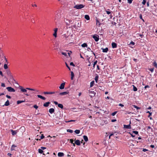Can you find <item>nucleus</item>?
I'll return each mask as SVG.
<instances>
[{"label": "nucleus", "instance_id": "nucleus-1", "mask_svg": "<svg viewBox=\"0 0 157 157\" xmlns=\"http://www.w3.org/2000/svg\"><path fill=\"white\" fill-rule=\"evenodd\" d=\"M19 88L21 92L24 93V95H26L27 96H29L30 97L32 96L30 94V93H29V92H27V90L26 89L24 88L22 86H20Z\"/></svg>", "mask_w": 157, "mask_h": 157}, {"label": "nucleus", "instance_id": "nucleus-39", "mask_svg": "<svg viewBox=\"0 0 157 157\" xmlns=\"http://www.w3.org/2000/svg\"><path fill=\"white\" fill-rule=\"evenodd\" d=\"M133 106L134 107V108H136L137 110L140 109H141L140 107H138L135 105H133Z\"/></svg>", "mask_w": 157, "mask_h": 157}, {"label": "nucleus", "instance_id": "nucleus-52", "mask_svg": "<svg viewBox=\"0 0 157 157\" xmlns=\"http://www.w3.org/2000/svg\"><path fill=\"white\" fill-rule=\"evenodd\" d=\"M75 121H76L75 120H71L68 121H65V122L66 123H67V122H75Z\"/></svg>", "mask_w": 157, "mask_h": 157}, {"label": "nucleus", "instance_id": "nucleus-12", "mask_svg": "<svg viewBox=\"0 0 157 157\" xmlns=\"http://www.w3.org/2000/svg\"><path fill=\"white\" fill-rule=\"evenodd\" d=\"M50 104V102L49 101L46 102L44 104L43 106L44 107H47L49 106Z\"/></svg>", "mask_w": 157, "mask_h": 157}, {"label": "nucleus", "instance_id": "nucleus-31", "mask_svg": "<svg viewBox=\"0 0 157 157\" xmlns=\"http://www.w3.org/2000/svg\"><path fill=\"white\" fill-rule=\"evenodd\" d=\"M81 46L82 47L85 48L86 47H87V45L86 43H84L82 44L81 45Z\"/></svg>", "mask_w": 157, "mask_h": 157}, {"label": "nucleus", "instance_id": "nucleus-55", "mask_svg": "<svg viewBox=\"0 0 157 157\" xmlns=\"http://www.w3.org/2000/svg\"><path fill=\"white\" fill-rule=\"evenodd\" d=\"M70 65L71 66H73L74 67H75V64L72 62H71L70 63Z\"/></svg>", "mask_w": 157, "mask_h": 157}, {"label": "nucleus", "instance_id": "nucleus-11", "mask_svg": "<svg viewBox=\"0 0 157 157\" xmlns=\"http://www.w3.org/2000/svg\"><path fill=\"white\" fill-rule=\"evenodd\" d=\"M111 45L112 48H117V44L114 42L112 43Z\"/></svg>", "mask_w": 157, "mask_h": 157}, {"label": "nucleus", "instance_id": "nucleus-60", "mask_svg": "<svg viewBox=\"0 0 157 157\" xmlns=\"http://www.w3.org/2000/svg\"><path fill=\"white\" fill-rule=\"evenodd\" d=\"M53 35L55 37H57V33H54L53 34Z\"/></svg>", "mask_w": 157, "mask_h": 157}, {"label": "nucleus", "instance_id": "nucleus-14", "mask_svg": "<svg viewBox=\"0 0 157 157\" xmlns=\"http://www.w3.org/2000/svg\"><path fill=\"white\" fill-rule=\"evenodd\" d=\"M10 105V102L9 101L7 100V101L5 102L4 105H1L2 106H8Z\"/></svg>", "mask_w": 157, "mask_h": 157}, {"label": "nucleus", "instance_id": "nucleus-43", "mask_svg": "<svg viewBox=\"0 0 157 157\" xmlns=\"http://www.w3.org/2000/svg\"><path fill=\"white\" fill-rule=\"evenodd\" d=\"M67 132H70L71 133H72L73 132V131L71 129H68L67 130Z\"/></svg>", "mask_w": 157, "mask_h": 157}, {"label": "nucleus", "instance_id": "nucleus-24", "mask_svg": "<svg viewBox=\"0 0 157 157\" xmlns=\"http://www.w3.org/2000/svg\"><path fill=\"white\" fill-rule=\"evenodd\" d=\"M25 101V100H18L17 101V104H19L21 103L24 102Z\"/></svg>", "mask_w": 157, "mask_h": 157}, {"label": "nucleus", "instance_id": "nucleus-30", "mask_svg": "<svg viewBox=\"0 0 157 157\" xmlns=\"http://www.w3.org/2000/svg\"><path fill=\"white\" fill-rule=\"evenodd\" d=\"M98 78H99L98 75H97V76H95V78H94L95 82L97 83L98 82Z\"/></svg>", "mask_w": 157, "mask_h": 157}, {"label": "nucleus", "instance_id": "nucleus-20", "mask_svg": "<svg viewBox=\"0 0 157 157\" xmlns=\"http://www.w3.org/2000/svg\"><path fill=\"white\" fill-rule=\"evenodd\" d=\"M83 138L86 142H87L88 140V139L87 136L86 135H84L83 136Z\"/></svg>", "mask_w": 157, "mask_h": 157}, {"label": "nucleus", "instance_id": "nucleus-4", "mask_svg": "<svg viewBox=\"0 0 157 157\" xmlns=\"http://www.w3.org/2000/svg\"><path fill=\"white\" fill-rule=\"evenodd\" d=\"M93 38L94 40L95 41L98 42L99 40V36L98 35L95 34L92 35Z\"/></svg>", "mask_w": 157, "mask_h": 157}, {"label": "nucleus", "instance_id": "nucleus-7", "mask_svg": "<svg viewBox=\"0 0 157 157\" xmlns=\"http://www.w3.org/2000/svg\"><path fill=\"white\" fill-rule=\"evenodd\" d=\"M129 124L128 125H124V128L126 129H131V121L130 120L129 121Z\"/></svg>", "mask_w": 157, "mask_h": 157}, {"label": "nucleus", "instance_id": "nucleus-38", "mask_svg": "<svg viewBox=\"0 0 157 157\" xmlns=\"http://www.w3.org/2000/svg\"><path fill=\"white\" fill-rule=\"evenodd\" d=\"M96 24L97 25V24H98V25L100 26V25H101V23H100V22L99 21H98V19H96Z\"/></svg>", "mask_w": 157, "mask_h": 157}, {"label": "nucleus", "instance_id": "nucleus-58", "mask_svg": "<svg viewBox=\"0 0 157 157\" xmlns=\"http://www.w3.org/2000/svg\"><path fill=\"white\" fill-rule=\"evenodd\" d=\"M1 86L2 87H5V84L4 83H1Z\"/></svg>", "mask_w": 157, "mask_h": 157}, {"label": "nucleus", "instance_id": "nucleus-22", "mask_svg": "<svg viewBox=\"0 0 157 157\" xmlns=\"http://www.w3.org/2000/svg\"><path fill=\"white\" fill-rule=\"evenodd\" d=\"M11 132L13 136H14L17 133V132L16 131H14L12 129L11 130Z\"/></svg>", "mask_w": 157, "mask_h": 157}, {"label": "nucleus", "instance_id": "nucleus-29", "mask_svg": "<svg viewBox=\"0 0 157 157\" xmlns=\"http://www.w3.org/2000/svg\"><path fill=\"white\" fill-rule=\"evenodd\" d=\"M58 106L61 109H63V105L59 103L58 105Z\"/></svg>", "mask_w": 157, "mask_h": 157}, {"label": "nucleus", "instance_id": "nucleus-63", "mask_svg": "<svg viewBox=\"0 0 157 157\" xmlns=\"http://www.w3.org/2000/svg\"><path fill=\"white\" fill-rule=\"evenodd\" d=\"M128 133H129V134H130L131 135V136L132 137H135V135H133V134L132 133H131L130 132H128Z\"/></svg>", "mask_w": 157, "mask_h": 157}, {"label": "nucleus", "instance_id": "nucleus-8", "mask_svg": "<svg viewBox=\"0 0 157 157\" xmlns=\"http://www.w3.org/2000/svg\"><path fill=\"white\" fill-rule=\"evenodd\" d=\"M75 140L76 138H75V144L78 146H80L81 145L80 141L78 140Z\"/></svg>", "mask_w": 157, "mask_h": 157}, {"label": "nucleus", "instance_id": "nucleus-18", "mask_svg": "<svg viewBox=\"0 0 157 157\" xmlns=\"http://www.w3.org/2000/svg\"><path fill=\"white\" fill-rule=\"evenodd\" d=\"M37 96L38 98H40L43 100H45L46 99V98L45 97H44L40 95H37Z\"/></svg>", "mask_w": 157, "mask_h": 157}, {"label": "nucleus", "instance_id": "nucleus-46", "mask_svg": "<svg viewBox=\"0 0 157 157\" xmlns=\"http://www.w3.org/2000/svg\"><path fill=\"white\" fill-rule=\"evenodd\" d=\"M146 3V0H143L142 2V4L145 5Z\"/></svg>", "mask_w": 157, "mask_h": 157}, {"label": "nucleus", "instance_id": "nucleus-49", "mask_svg": "<svg viewBox=\"0 0 157 157\" xmlns=\"http://www.w3.org/2000/svg\"><path fill=\"white\" fill-rule=\"evenodd\" d=\"M65 64H66V67L68 68V69L69 70V71H71V68H70V67L66 63H65Z\"/></svg>", "mask_w": 157, "mask_h": 157}, {"label": "nucleus", "instance_id": "nucleus-59", "mask_svg": "<svg viewBox=\"0 0 157 157\" xmlns=\"http://www.w3.org/2000/svg\"><path fill=\"white\" fill-rule=\"evenodd\" d=\"M4 58H5V61H6V64H8V60H7V59L6 58L5 56H4Z\"/></svg>", "mask_w": 157, "mask_h": 157}, {"label": "nucleus", "instance_id": "nucleus-16", "mask_svg": "<svg viewBox=\"0 0 157 157\" xmlns=\"http://www.w3.org/2000/svg\"><path fill=\"white\" fill-rule=\"evenodd\" d=\"M55 110L53 108H50L49 110V112L51 114H52L55 112Z\"/></svg>", "mask_w": 157, "mask_h": 157}, {"label": "nucleus", "instance_id": "nucleus-13", "mask_svg": "<svg viewBox=\"0 0 157 157\" xmlns=\"http://www.w3.org/2000/svg\"><path fill=\"white\" fill-rule=\"evenodd\" d=\"M6 73L8 76L12 75V73L9 70L7 69L6 70Z\"/></svg>", "mask_w": 157, "mask_h": 157}, {"label": "nucleus", "instance_id": "nucleus-40", "mask_svg": "<svg viewBox=\"0 0 157 157\" xmlns=\"http://www.w3.org/2000/svg\"><path fill=\"white\" fill-rule=\"evenodd\" d=\"M147 113H149V115L148 116V117H150L152 115V113L151 112H150L149 111H147L146 112Z\"/></svg>", "mask_w": 157, "mask_h": 157}, {"label": "nucleus", "instance_id": "nucleus-45", "mask_svg": "<svg viewBox=\"0 0 157 157\" xmlns=\"http://www.w3.org/2000/svg\"><path fill=\"white\" fill-rule=\"evenodd\" d=\"M61 54L63 55H64L65 56H66V57H67V53L66 52H61Z\"/></svg>", "mask_w": 157, "mask_h": 157}, {"label": "nucleus", "instance_id": "nucleus-34", "mask_svg": "<svg viewBox=\"0 0 157 157\" xmlns=\"http://www.w3.org/2000/svg\"><path fill=\"white\" fill-rule=\"evenodd\" d=\"M94 81H92L90 83V87H92L94 84Z\"/></svg>", "mask_w": 157, "mask_h": 157}, {"label": "nucleus", "instance_id": "nucleus-48", "mask_svg": "<svg viewBox=\"0 0 157 157\" xmlns=\"http://www.w3.org/2000/svg\"><path fill=\"white\" fill-rule=\"evenodd\" d=\"M132 133H134L136 135H137L138 134V132L137 131H133Z\"/></svg>", "mask_w": 157, "mask_h": 157}, {"label": "nucleus", "instance_id": "nucleus-35", "mask_svg": "<svg viewBox=\"0 0 157 157\" xmlns=\"http://www.w3.org/2000/svg\"><path fill=\"white\" fill-rule=\"evenodd\" d=\"M7 64L5 63L4 65V68L5 69H6L8 68V67Z\"/></svg>", "mask_w": 157, "mask_h": 157}, {"label": "nucleus", "instance_id": "nucleus-9", "mask_svg": "<svg viewBox=\"0 0 157 157\" xmlns=\"http://www.w3.org/2000/svg\"><path fill=\"white\" fill-rule=\"evenodd\" d=\"M65 85V82L62 83L59 87V88L61 90L63 89L64 88Z\"/></svg>", "mask_w": 157, "mask_h": 157}, {"label": "nucleus", "instance_id": "nucleus-42", "mask_svg": "<svg viewBox=\"0 0 157 157\" xmlns=\"http://www.w3.org/2000/svg\"><path fill=\"white\" fill-rule=\"evenodd\" d=\"M139 17L140 19H141L144 22V20L142 18V14H140Z\"/></svg>", "mask_w": 157, "mask_h": 157}, {"label": "nucleus", "instance_id": "nucleus-50", "mask_svg": "<svg viewBox=\"0 0 157 157\" xmlns=\"http://www.w3.org/2000/svg\"><path fill=\"white\" fill-rule=\"evenodd\" d=\"M33 107L36 109H37L38 108V106L36 105H34Z\"/></svg>", "mask_w": 157, "mask_h": 157}, {"label": "nucleus", "instance_id": "nucleus-54", "mask_svg": "<svg viewBox=\"0 0 157 157\" xmlns=\"http://www.w3.org/2000/svg\"><path fill=\"white\" fill-rule=\"evenodd\" d=\"M127 1H128V3L130 4L132 2L133 0H127Z\"/></svg>", "mask_w": 157, "mask_h": 157}, {"label": "nucleus", "instance_id": "nucleus-6", "mask_svg": "<svg viewBox=\"0 0 157 157\" xmlns=\"http://www.w3.org/2000/svg\"><path fill=\"white\" fill-rule=\"evenodd\" d=\"M6 89L10 92H15V90L11 87H8Z\"/></svg>", "mask_w": 157, "mask_h": 157}, {"label": "nucleus", "instance_id": "nucleus-10", "mask_svg": "<svg viewBox=\"0 0 157 157\" xmlns=\"http://www.w3.org/2000/svg\"><path fill=\"white\" fill-rule=\"evenodd\" d=\"M43 94H55L54 92H44Z\"/></svg>", "mask_w": 157, "mask_h": 157}, {"label": "nucleus", "instance_id": "nucleus-57", "mask_svg": "<svg viewBox=\"0 0 157 157\" xmlns=\"http://www.w3.org/2000/svg\"><path fill=\"white\" fill-rule=\"evenodd\" d=\"M66 21H68V23H71V24H72V23L71 22H72V20H68V19H67L66 20Z\"/></svg>", "mask_w": 157, "mask_h": 157}, {"label": "nucleus", "instance_id": "nucleus-37", "mask_svg": "<svg viewBox=\"0 0 157 157\" xmlns=\"http://www.w3.org/2000/svg\"><path fill=\"white\" fill-rule=\"evenodd\" d=\"M75 132L76 134H78L80 132V130H75Z\"/></svg>", "mask_w": 157, "mask_h": 157}, {"label": "nucleus", "instance_id": "nucleus-17", "mask_svg": "<svg viewBox=\"0 0 157 157\" xmlns=\"http://www.w3.org/2000/svg\"><path fill=\"white\" fill-rule=\"evenodd\" d=\"M69 93L68 92H67L66 91L60 93L59 94V95H64L67 94Z\"/></svg>", "mask_w": 157, "mask_h": 157}, {"label": "nucleus", "instance_id": "nucleus-36", "mask_svg": "<svg viewBox=\"0 0 157 157\" xmlns=\"http://www.w3.org/2000/svg\"><path fill=\"white\" fill-rule=\"evenodd\" d=\"M26 90H32V91H36V89H32V88H26Z\"/></svg>", "mask_w": 157, "mask_h": 157}, {"label": "nucleus", "instance_id": "nucleus-25", "mask_svg": "<svg viewBox=\"0 0 157 157\" xmlns=\"http://www.w3.org/2000/svg\"><path fill=\"white\" fill-rule=\"evenodd\" d=\"M85 18L87 20H90V17L89 15H85Z\"/></svg>", "mask_w": 157, "mask_h": 157}, {"label": "nucleus", "instance_id": "nucleus-51", "mask_svg": "<svg viewBox=\"0 0 157 157\" xmlns=\"http://www.w3.org/2000/svg\"><path fill=\"white\" fill-rule=\"evenodd\" d=\"M135 43L132 41L130 43V45H135Z\"/></svg>", "mask_w": 157, "mask_h": 157}, {"label": "nucleus", "instance_id": "nucleus-23", "mask_svg": "<svg viewBox=\"0 0 157 157\" xmlns=\"http://www.w3.org/2000/svg\"><path fill=\"white\" fill-rule=\"evenodd\" d=\"M38 152H39V153L40 154H43V155H45L44 153H43L44 152V151L41 149H38Z\"/></svg>", "mask_w": 157, "mask_h": 157}, {"label": "nucleus", "instance_id": "nucleus-53", "mask_svg": "<svg viewBox=\"0 0 157 157\" xmlns=\"http://www.w3.org/2000/svg\"><path fill=\"white\" fill-rule=\"evenodd\" d=\"M149 70L151 72H152L154 70V68H151L149 69Z\"/></svg>", "mask_w": 157, "mask_h": 157}, {"label": "nucleus", "instance_id": "nucleus-15", "mask_svg": "<svg viewBox=\"0 0 157 157\" xmlns=\"http://www.w3.org/2000/svg\"><path fill=\"white\" fill-rule=\"evenodd\" d=\"M101 49L102 50V52H107L109 50V49L108 48H101Z\"/></svg>", "mask_w": 157, "mask_h": 157}, {"label": "nucleus", "instance_id": "nucleus-61", "mask_svg": "<svg viewBox=\"0 0 157 157\" xmlns=\"http://www.w3.org/2000/svg\"><path fill=\"white\" fill-rule=\"evenodd\" d=\"M53 102L56 105H57L59 104V103H58V102L56 101H54Z\"/></svg>", "mask_w": 157, "mask_h": 157}, {"label": "nucleus", "instance_id": "nucleus-3", "mask_svg": "<svg viewBox=\"0 0 157 157\" xmlns=\"http://www.w3.org/2000/svg\"><path fill=\"white\" fill-rule=\"evenodd\" d=\"M88 92L90 94L89 96L91 98L94 97L96 94V93L94 92V91L89 90Z\"/></svg>", "mask_w": 157, "mask_h": 157}, {"label": "nucleus", "instance_id": "nucleus-33", "mask_svg": "<svg viewBox=\"0 0 157 157\" xmlns=\"http://www.w3.org/2000/svg\"><path fill=\"white\" fill-rule=\"evenodd\" d=\"M133 90L134 91H136L137 90V89L134 85H133Z\"/></svg>", "mask_w": 157, "mask_h": 157}, {"label": "nucleus", "instance_id": "nucleus-28", "mask_svg": "<svg viewBox=\"0 0 157 157\" xmlns=\"http://www.w3.org/2000/svg\"><path fill=\"white\" fill-rule=\"evenodd\" d=\"M153 64L154 66L156 68H157V63L156 61H154L153 63Z\"/></svg>", "mask_w": 157, "mask_h": 157}, {"label": "nucleus", "instance_id": "nucleus-44", "mask_svg": "<svg viewBox=\"0 0 157 157\" xmlns=\"http://www.w3.org/2000/svg\"><path fill=\"white\" fill-rule=\"evenodd\" d=\"M55 93V95L57 96V95H59V92L58 91H54Z\"/></svg>", "mask_w": 157, "mask_h": 157}, {"label": "nucleus", "instance_id": "nucleus-19", "mask_svg": "<svg viewBox=\"0 0 157 157\" xmlns=\"http://www.w3.org/2000/svg\"><path fill=\"white\" fill-rule=\"evenodd\" d=\"M64 154L63 152H59L58 154V156L59 157H61L64 156Z\"/></svg>", "mask_w": 157, "mask_h": 157}, {"label": "nucleus", "instance_id": "nucleus-32", "mask_svg": "<svg viewBox=\"0 0 157 157\" xmlns=\"http://www.w3.org/2000/svg\"><path fill=\"white\" fill-rule=\"evenodd\" d=\"M149 129L151 130V132H153V129L152 128H151V127L150 126H148L147 127V130H149Z\"/></svg>", "mask_w": 157, "mask_h": 157}, {"label": "nucleus", "instance_id": "nucleus-62", "mask_svg": "<svg viewBox=\"0 0 157 157\" xmlns=\"http://www.w3.org/2000/svg\"><path fill=\"white\" fill-rule=\"evenodd\" d=\"M6 98H8L9 99H10L11 98L10 96L8 95H6Z\"/></svg>", "mask_w": 157, "mask_h": 157}, {"label": "nucleus", "instance_id": "nucleus-5", "mask_svg": "<svg viewBox=\"0 0 157 157\" xmlns=\"http://www.w3.org/2000/svg\"><path fill=\"white\" fill-rule=\"evenodd\" d=\"M8 76L10 77V80L11 82L12 83H17L15 80L14 79L13 77L12 74Z\"/></svg>", "mask_w": 157, "mask_h": 157}, {"label": "nucleus", "instance_id": "nucleus-27", "mask_svg": "<svg viewBox=\"0 0 157 157\" xmlns=\"http://www.w3.org/2000/svg\"><path fill=\"white\" fill-rule=\"evenodd\" d=\"M40 137V140L41 139H44V135L43 134H42L41 135V136H39L38 135H37L36 136V137Z\"/></svg>", "mask_w": 157, "mask_h": 157}, {"label": "nucleus", "instance_id": "nucleus-2", "mask_svg": "<svg viewBox=\"0 0 157 157\" xmlns=\"http://www.w3.org/2000/svg\"><path fill=\"white\" fill-rule=\"evenodd\" d=\"M85 6V5L83 4H77L75 5L74 7V8L76 9H80L84 7Z\"/></svg>", "mask_w": 157, "mask_h": 157}, {"label": "nucleus", "instance_id": "nucleus-21", "mask_svg": "<svg viewBox=\"0 0 157 157\" xmlns=\"http://www.w3.org/2000/svg\"><path fill=\"white\" fill-rule=\"evenodd\" d=\"M71 79L73 80L74 77L75 75L73 72L72 71H71Z\"/></svg>", "mask_w": 157, "mask_h": 157}, {"label": "nucleus", "instance_id": "nucleus-26", "mask_svg": "<svg viewBox=\"0 0 157 157\" xmlns=\"http://www.w3.org/2000/svg\"><path fill=\"white\" fill-rule=\"evenodd\" d=\"M17 147V146L15 145L14 144H13L12 146L11 147V151H13V150H15V149H14V147Z\"/></svg>", "mask_w": 157, "mask_h": 157}, {"label": "nucleus", "instance_id": "nucleus-64", "mask_svg": "<svg viewBox=\"0 0 157 157\" xmlns=\"http://www.w3.org/2000/svg\"><path fill=\"white\" fill-rule=\"evenodd\" d=\"M106 13L108 14H110L111 13L110 11H106Z\"/></svg>", "mask_w": 157, "mask_h": 157}, {"label": "nucleus", "instance_id": "nucleus-41", "mask_svg": "<svg viewBox=\"0 0 157 157\" xmlns=\"http://www.w3.org/2000/svg\"><path fill=\"white\" fill-rule=\"evenodd\" d=\"M97 62H98L97 60H96L94 62V64H93V67L94 68L95 67V66L97 64Z\"/></svg>", "mask_w": 157, "mask_h": 157}, {"label": "nucleus", "instance_id": "nucleus-56", "mask_svg": "<svg viewBox=\"0 0 157 157\" xmlns=\"http://www.w3.org/2000/svg\"><path fill=\"white\" fill-rule=\"evenodd\" d=\"M70 142L71 143V144H72L73 143L74 141V140L73 139H70L69 140Z\"/></svg>", "mask_w": 157, "mask_h": 157}, {"label": "nucleus", "instance_id": "nucleus-47", "mask_svg": "<svg viewBox=\"0 0 157 157\" xmlns=\"http://www.w3.org/2000/svg\"><path fill=\"white\" fill-rule=\"evenodd\" d=\"M117 111H115L112 113L111 115L113 116H114L116 115V114L117 113Z\"/></svg>", "mask_w": 157, "mask_h": 157}]
</instances>
